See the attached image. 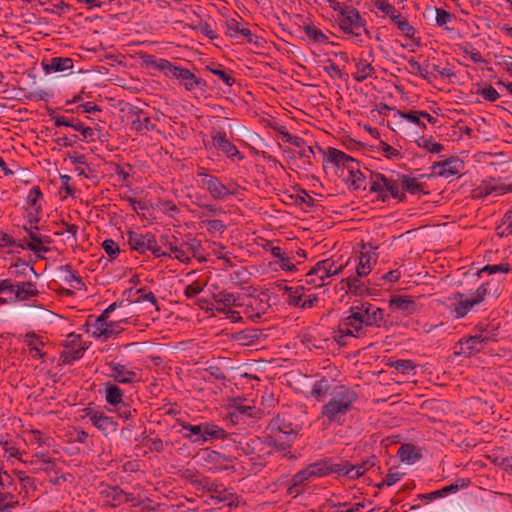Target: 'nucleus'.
Listing matches in <instances>:
<instances>
[{"mask_svg":"<svg viewBox=\"0 0 512 512\" xmlns=\"http://www.w3.org/2000/svg\"><path fill=\"white\" fill-rule=\"evenodd\" d=\"M54 122L56 126H67L72 129L79 131L84 138H91L94 135V130L90 127L84 126V124L80 121H69L63 116H55Z\"/></svg>","mask_w":512,"mask_h":512,"instance_id":"obj_27","label":"nucleus"},{"mask_svg":"<svg viewBox=\"0 0 512 512\" xmlns=\"http://www.w3.org/2000/svg\"><path fill=\"white\" fill-rule=\"evenodd\" d=\"M384 322V310L369 302H358L349 309V315L342 318L334 331V340L345 345L346 337L360 338L365 335V327H380Z\"/></svg>","mask_w":512,"mask_h":512,"instance_id":"obj_1","label":"nucleus"},{"mask_svg":"<svg viewBox=\"0 0 512 512\" xmlns=\"http://www.w3.org/2000/svg\"><path fill=\"white\" fill-rule=\"evenodd\" d=\"M501 323L496 319L491 321H482L478 323L473 332H478L483 341L488 344L490 342H497L501 336L500 333Z\"/></svg>","mask_w":512,"mask_h":512,"instance_id":"obj_21","label":"nucleus"},{"mask_svg":"<svg viewBox=\"0 0 512 512\" xmlns=\"http://www.w3.org/2000/svg\"><path fill=\"white\" fill-rule=\"evenodd\" d=\"M453 298L455 300H458V303L456 304L455 308H454V311L456 313V318H462L464 316H466L468 314V312L474 307L476 306L477 304L474 303V300L471 298H465L464 299V294L462 293H455L453 295Z\"/></svg>","mask_w":512,"mask_h":512,"instance_id":"obj_31","label":"nucleus"},{"mask_svg":"<svg viewBox=\"0 0 512 512\" xmlns=\"http://www.w3.org/2000/svg\"><path fill=\"white\" fill-rule=\"evenodd\" d=\"M206 69L217 76L228 87H231L236 82L235 78L231 76L220 64L207 66Z\"/></svg>","mask_w":512,"mask_h":512,"instance_id":"obj_39","label":"nucleus"},{"mask_svg":"<svg viewBox=\"0 0 512 512\" xmlns=\"http://www.w3.org/2000/svg\"><path fill=\"white\" fill-rule=\"evenodd\" d=\"M343 477L349 480H356L363 476L367 471L373 470L377 474H382L379 461L375 455H371L366 459H363L359 463H351L350 461L343 459Z\"/></svg>","mask_w":512,"mask_h":512,"instance_id":"obj_13","label":"nucleus"},{"mask_svg":"<svg viewBox=\"0 0 512 512\" xmlns=\"http://www.w3.org/2000/svg\"><path fill=\"white\" fill-rule=\"evenodd\" d=\"M331 265H333L332 259L318 261L306 274V283L314 287H322L326 284V279L333 275L340 274L345 267V265H340L338 268H335V270H331Z\"/></svg>","mask_w":512,"mask_h":512,"instance_id":"obj_12","label":"nucleus"},{"mask_svg":"<svg viewBox=\"0 0 512 512\" xmlns=\"http://www.w3.org/2000/svg\"><path fill=\"white\" fill-rule=\"evenodd\" d=\"M324 161L330 162L337 167H343L346 169L349 164H353L354 158L341 150L329 147L325 153Z\"/></svg>","mask_w":512,"mask_h":512,"instance_id":"obj_25","label":"nucleus"},{"mask_svg":"<svg viewBox=\"0 0 512 512\" xmlns=\"http://www.w3.org/2000/svg\"><path fill=\"white\" fill-rule=\"evenodd\" d=\"M202 223L210 233H223L226 229V225L221 220H203Z\"/></svg>","mask_w":512,"mask_h":512,"instance_id":"obj_62","label":"nucleus"},{"mask_svg":"<svg viewBox=\"0 0 512 512\" xmlns=\"http://www.w3.org/2000/svg\"><path fill=\"white\" fill-rule=\"evenodd\" d=\"M375 73L374 67L367 60L359 59L356 62V72L353 74V78L358 83L364 82L369 77H372Z\"/></svg>","mask_w":512,"mask_h":512,"instance_id":"obj_33","label":"nucleus"},{"mask_svg":"<svg viewBox=\"0 0 512 512\" xmlns=\"http://www.w3.org/2000/svg\"><path fill=\"white\" fill-rule=\"evenodd\" d=\"M342 282H345L348 291L355 295H363L368 290L364 283L359 279V276H350L346 279H343Z\"/></svg>","mask_w":512,"mask_h":512,"instance_id":"obj_43","label":"nucleus"},{"mask_svg":"<svg viewBox=\"0 0 512 512\" xmlns=\"http://www.w3.org/2000/svg\"><path fill=\"white\" fill-rule=\"evenodd\" d=\"M391 367L403 374L415 373V363L412 360H396L391 362Z\"/></svg>","mask_w":512,"mask_h":512,"instance_id":"obj_58","label":"nucleus"},{"mask_svg":"<svg viewBox=\"0 0 512 512\" xmlns=\"http://www.w3.org/2000/svg\"><path fill=\"white\" fill-rule=\"evenodd\" d=\"M490 286H491V282L488 281L478 287V289L472 295V299L474 300V303H476L478 305L482 301H484V299L487 295L492 294ZM493 294H496V290H494Z\"/></svg>","mask_w":512,"mask_h":512,"instance_id":"obj_57","label":"nucleus"},{"mask_svg":"<svg viewBox=\"0 0 512 512\" xmlns=\"http://www.w3.org/2000/svg\"><path fill=\"white\" fill-rule=\"evenodd\" d=\"M336 22L355 43H364L366 39L371 38L370 32L365 27V20L355 8L345 6V9H341L338 13Z\"/></svg>","mask_w":512,"mask_h":512,"instance_id":"obj_4","label":"nucleus"},{"mask_svg":"<svg viewBox=\"0 0 512 512\" xmlns=\"http://www.w3.org/2000/svg\"><path fill=\"white\" fill-rule=\"evenodd\" d=\"M470 485V480L468 478L458 479L455 483L450 485H446L440 489L441 496H447L448 494L455 493L459 491L461 488H466Z\"/></svg>","mask_w":512,"mask_h":512,"instance_id":"obj_54","label":"nucleus"},{"mask_svg":"<svg viewBox=\"0 0 512 512\" xmlns=\"http://www.w3.org/2000/svg\"><path fill=\"white\" fill-rule=\"evenodd\" d=\"M510 271V265L507 263H500V264H494V265H486L480 270V273H487L488 275L495 274V273H507Z\"/></svg>","mask_w":512,"mask_h":512,"instance_id":"obj_63","label":"nucleus"},{"mask_svg":"<svg viewBox=\"0 0 512 512\" xmlns=\"http://www.w3.org/2000/svg\"><path fill=\"white\" fill-rule=\"evenodd\" d=\"M86 347L64 349L60 355L63 364H72L74 361L82 358Z\"/></svg>","mask_w":512,"mask_h":512,"instance_id":"obj_45","label":"nucleus"},{"mask_svg":"<svg viewBox=\"0 0 512 512\" xmlns=\"http://www.w3.org/2000/svg\"><path fill=\"white\" fill-rule=\"evenodd\" d=\"M64 273V280L71 288L80 289L84 285L81 278L72 270L71 266L66 265Z\"/></svg>","mask_w":512,"mask_h":512,"instance_id":"obj_53","label":"nucleus"},{"mask_svg":"<svg viewBox=\"0 0 512 512\" xmlns=\"http://www.w3.org/2000/svg\"><path fill=\"white\" fill-rule=\"evenodd\" d=\"M124 302V300H121L112 303L98 317L89 316L84 325L86 332L95 339L105 341L124 331L123 325L126 323L125 319H110V314L115 311L117 307L124 306Z\"/></svg>","mask_w":512,"mask_h":512,"instance_id":"obj_2","label":"nucleus"},{"mask_svg":"<svg viewBox=\"0 0 512 512\" xmlns=\"http://www.w3.org/2000/svg\"><path fill=\"white\" fill-rule=\"evenodd\" d=\"M307 482L308 481L306 479H302V478L300 481V479L297 478V473H296L292 478V484L288 488L289 495L296 497V496L300 495L301 493H303L304 486L306 485Z\"/></svg>","mask_w":512,"mask_h":512,"instance_id":"obj_61","label":"nucleus"},{"mask_svg":"<svg viewBox=\"0 0 512 512\" xmlns=\"http://www.w3.org/2000/svg\"><path fill=\"white\" fill-rule=\"evenodd\" d=\"M154 124L150 120L148 105L139 98L130 102V130L140 134L150 131Z\"/></svg>","mask_w":512,"mask_h":512,"instance_id":"obj_11","label":"nucleus"},{"mask_svg":"<svg viewBox=\"0 0 512 512\" xmlns=\"http://www.w3.org/2000/svg\"><path fill=\"white\" fill-rule=\"evenodd\" d=\"M193 457L198 458L202 466L212 471L234 469L236 457L221 454L217 450H199Z\"/></svg>","mask_w":512,"mask_h":512,"instance_id":"obj_10","label":"nucleus"},{"mask_svg":"<svg viewBox=\"0 0 512 512\" xmlns=\"http://www.w3.org/2000/svg\"><path fill=\"white\" fill-rule=\"evenodd\" d=\"M259 412V409L254 406L238 405L230 414V417L232 422L238 423L239 419L244 420L245 418H256Z\"/></svg>","mask_w":512,"mask_h":512,"instance_id":"obj_34","label":"nucleus"},{"mask_svg":"<svg viewBox=\"0 0 512 512\" xmlns=\"http://www.w3.org/2000/svg\"><path fill=\"white\" fill-rule=\"evenodd\" d=\"M458 345L459 351L457 354L471 356L483 350L487 344L483 341V338L479 336L478 332H474L473 335L460 339Z\"/></svg>","mask_w":512,"mask_h":512,"instance_id":"obj_22","label":"nucleus"},{"mask_svg":"<svg viewBox=\"0 0 512 512\" xmlns=\"http://www.w3.org/2000/svg\"><path fill=\"white\" fill-rule=\"evenodd\" d=\"M374 6L379 11L389 16L391 21L393 20V17H396L399 14L396 8L386 0H375Z\"/></svg>","mask_w":512,"mask_h":512,"instance_id":"obj_56","label":"nucleus"},{"mask_svg":"<svg viewBox=\"0 0 512 512\" xmlns=\"http://www.w3.org/2000/svg\"><path fill=\"white\" fill-rule=\"evenodd\" d=\"M396 457L400 462L406 464H414L420 460L422 455L420 454L419 450H397Z\"/></svg>","mask_w":512,"mask_h":512,"instance_id":"obj_52","label":"nucleus"},{"mask_svg":"<svg viewBox=\"0 0 512 512\" xmlns=\"http://www.w3.org/2000/svg\"><path fill=\"white\" fill-rule=\"evenodd\" d=\"M89 417L93 425H95L100 430L108 431L114 426L113 421L103 413L93 412L89 415Z\"/></svg>","mask_w":512,"mask_h":512,"instance_id":"obj_42","label":"nucleus"},{"mask_svg":"<svg viewBox=\"0 0 512 512\" xmlns=\"http://www.w3.org/2000/svg\"><path fill=\"white\" fill-rule=\"evenodd\" d=\"M483 185L485 186V190H487L488 195H504L510 191H512V186H507L499 180L490 179L488 181H483Z\"/></svg>","mask_w":512,"mask_h":512,"instance_id":"obj_38","label":"nucleus"},{"mask_svg":"<svg viewBox=\"0 0 512 512\" xmlns=\"http://www.w3.org/2000/svg\"><path fill=\"white\" fill-rule=\"evenodd\" d=\"M385 193L388 192L394 199L404 201L406 199L405 193L402 191L401 180L386 177Z\"/></svg>","mask_w":512,"mask_h":512,"instance_id":"obj_37","label":"nucleus"},{"mask_svg":"<svg viewBox=\"0 0 512 512\" xmlns=\"http://www.w3.org/2000/svg\"><path fill=\"white\" fill-rule=\"evenodd\" d=\"M6 298L5 302H23L28 301L39 294V290L35 282L18 281L12 279H6Z\"/></svg>","mask_w":512,"mask_h":512,"instance_id":"obj_9","label":"nucleus"},{"mask_svg":"<svg viewBox=\"0 0 512 512\" xmlns=\"http://www.w3.org/2000/svg\"><path fill=\"white\" fill-rule=\"evenodd\" d=\"M496 234L500 237L512 235V211L504 215L501 223L496 227Z\"/></svg>","mask_w":512,"mask_h":512,"instance_id":"obj_51","label":"nucleus"},{"mask_svg":"<svg viewBox=\"0 0 512 512\" xmlns=\"http://www.w3.org/2000/svg\"><path fill=\"white\" fill-rule=\"evenodd\" d=\"M401 180L402 191H407L410 194L416 195L426 193L424 191V185L419 183L416 178H411L407 175H398Z\"/></svg>","mask_w":512,"mask_h":512,"instance_id":"obj_36","label":"nucleus"},{"mask_svg":"<svg viewBox=\"0 0 512 512\" xmlns=\"http://www.w3.org/2000/svg\"><path fill=\"white\" fill-rule=\"evenodd\" d=\"M24 342L29 347L31 356L33 358L44 357V353L41 352V348L44 346V342L34 332H29V333L25 334Z\"/></svg>","mask_w":512,"mask_h":512,"instance_id":"obj_32","label":"nucleus"},{"mask_svg":"<svg viewBox=\"0 0 512 512\" xmlns=\"http://www.w3.org/2000/svg\"><path fill=\"white\" fill-rule=\"evenodd\" d=\"M123 392L116 385L107 384L105 388V399L113 406H117L122 403Z\"/></svg>","mask_w":512,"mask_h":512,"instance_id":"obj_40","label":"nucleus"},{"mask_svg":"<svg viewBox=\"0 0 512 512\" xmlns=\"http://www.w3.org/2000/svg\"><path fill=\"white\" fill-rule=\"evenodd\" d=\"M392 22L397 28L409 39H413L415 35V28L409 24L408 20L399 13L396 17H393Z\"/></svg>","mask_w":512,"mask_h":512,"instance_id":"obj_46","label":"nucleus"},{"mask_svg":"<svg viewBox=\"0 0 512 512\" xmlns=\"http://www.w3.org/2000/svg\"><path fill=\"white\" fill-rule=\"evenodd\" d=\"M267 431L271 439L269 444H273L275 448H290L298 436L297 427L285 416L280 415L269 422Z\"/></svg>","mask_w":512,"mask_h":512,"instance_id":"obj_5","label":"nucleus"},{"mask_svg":"<svg viewBox=\"0 0 512 512\" xmlns=\"http://www.w3.org/2000/svg\"><path fill=\"white\" fill-rule=\"evenodd\" d=\"M303 31L305 32L307 37L315 43H320V44L329 43L328 36L325 35L320 29H318L314 25H310V24L304 25Z\"/></svg>","mask_w":512,"mask_h":512,"instance_id":"obj_41","label":"nucleus"},{"mask_svg":"<svg viewBox=\"0 0 512 512\" xmlns=\"http://www.w3.org/2000/svg\"><path fill=\"white\" fill-rule=\"evenodd\" d=\"M389 303L392 309L399 310L405 315H411L417 309L415 301L406 296H394L391 298Z\"/></svg>","mask_w":512,"mask_h":512,"instance_id":"obj_26","label":"nucleus"},{"mask_svg":"<svg viewBox=\"0 0 512 512\" xmlns=\"http://www.w3.org/2000/svg\"><path fill=\"white\" fill-rule=\"evenodd\" d=\"M145 62L153 65L157 70L163 72L166 76L178 79L180 84L183 85L187 91H193L197 87L203 89L206 86L205 81L198 78L188 69L177 67L168 60H146Z\"/></svg>","mask_w":512,"mask_h":512,"instance_id":"obj_6","label":"nucleus"},{"mask_svg":"<svg viewBox=\"0 0 512 512\" xmlns=\"http://www.w3.org/2000/svg\"><path fill=\"white\" fill-rule=\"evenodd\" d=\"M323 70L332 78L348 79V74L343 72L332 60H328V65L324 66Z\"/></svg>","mask_w":512,"mask_h":512,"instance_id":"obj_59","label":"nucleus"},{"mask_svg":"<svg viewBox=\"0 0 512 512\" xmlns=\"http://www.w3.org/2000/svg\"><path fill=\"white\" fill-rule=\"evenodd\" d=\"M211 492V498L214 499L218 503H227V505H231L233 503V492L225 488L222 485L212 484L209 488Z\"/></svg>","mask_w":512,"mask_h":512,"instance_id":"obj_29","label":"nucleus"},{"mask_svg":"<svg viewBox=\"0 0 512 512\" xmlns=\"http://www.w3.org/2000/svg\"><path fill=\"white\" fill-rule=\"evenodd\" d=\"M386 176L378 172H370V192L378 193L382 201H386L388 194L385 193Z\"/></svg>","mask_w":512,"mask_h":512,"instance_id":"obj_28","label":"nucleus"},{"mask_svg":"<svg viewBox=\"0 0 512 512\" xmlns=\"http://www.w3.org/2000/svg\"><path fill=\"white\" fill-rule=\"evenodd\" d=\"M130 512H157L153 501L139 487L130 491Z\"/></svg>","mask_w":512,"mask_h":512,"instance_id":"obj_19","label":"nucleus"},{"mask_svg":"<svg viewBox=\"0 0 512 512\" xmlns=\"http://www.w3.org/2000/svg\"><path fill=\"white\" fill-rule=\"evenodd\" d=\"M330 390V383L326 378H321L317 380L311 390V394L318 400L322 401Z\"/></svg>","mask_w":512,"mask_h":512,"instance_id":"obj_44","label":"nucleus"},{"mask_svg":"<svg viewBox=\"0 0 512 512\" xmlns=\"http://www.w3.org/2000/svg\"><path fill=\"white\" fill-rule=\"evenodd\" d=\"M284 290L288 294V303L290 305H293L295 307H299L302 309V304H303L302 295H303L304 287L301 286V287L293 288V287L285 286Z\"/></svg>","mask_w":512,"mask_h":512,"instance_id":"obj_47","label":"nucleus"},{"mask_svg":"<svg viewBox=\"0 0 512 512\" xmlns=\"http://www.w3.org/2000/svg\"><path fill=\"white\" fill-rule=\"evenodd\" d=\"M431 169L434 175L450 178L462 173L464 162L458 157H450L444 161L435 162Z\"/></svg>","mask_w":512,"mask_h":512,"instance_id":"obj_18","label":"nucleus"},{"mask_svg":"<svg viewBox=\"0 0 512 512\" xmlns=\"http://www.w3.org/2000/svg\"><path fill=\"white\" fill-rule=\"evenodd\" d=\"M346 169L349 173L348 181H350L351 187L355 190L359 189L365 181V175L360 171L358 161L354 159L353 164H349Z\"/></svg>","mask_w":512,"mask_h":512,"instance_id":"obj_35","label":"nucleus"},{"mask_svg":"<svg viewBox=\"0 0 512 512\" xmlns=\"http://www.w3.org/2000/svg\"><path fill=\"white\" fill-rule=\"evenodd\" d=\"M130 207L143 222L150 223L154 219V208L149 201L130 197Z\"/></svg>","mask_w":512,"mask_h":512,"instance_id":"obj_23","label":"nucleus"},{"mask_svg":"<svg viewBox=\"0 0 512 512\" xmlns=\"http://www.w3.org/2000/svg\"><path fill=\"white\" fill-rule=\"evenodd\" d=\"M166 244L169 250L174 254V257L182 263H189L191 260V256L187 253L184 244L177 246L173 244V242L169 241L166 237Z\"/></svg>","mask_w":512,"mask_h":512,"instance_id":"obj_48","label":"nucleus"},{"mask_svg":"<svg viewBox=\"0 0 512 512\" xmlns=\"http://www.w3.org/2000/svg\"><path fill=\"white\" fill-rule=\"evenodd\" d=\"M419 147L426 149L431 153H440L444 150V146L441 143L435 142L432 137H420L416 140Z\"/></svg>","mask_w":512,"mask_h":512,"instance_id":"obj_50","label":"nucleus"},{"mask_svg":"<svg viewBox=\"0 0 512 512\" xmlns=\"http://www.w3.org/2000/svg\"><path fill=\"white\" fill-rule=\"evenodd\" d=\"M213 299L219 305H223L225 307L231 306H239L238 298L233 294L226 291H220L217 294L213 295Z\"/></svg>","mask_w":512,"mask_h":512,"instance_id":"obj_49","label":"nucleus"},{"mask_svg":"<svg viewBox=\"0 0 512 512\" xmlns=\"http://www.w3.org/2000/svg\"><path fill=\"white\" fill-rule=\"evenodd\" d=\"M181 433L183 437L188 438L195 444L213 442L226 436L225 431L221 427L209 422L185 424L182 426Z\"/></svg>","mask_w":512,"mask_h":512,"instance_id":"obj_8","label":"nucleus"},{"mask_svg":"<svg viewBox=\"0 0 512 512\" xmlns=\"http://www.w3.org/2000/svg\"><path fill=\"white\" fill-rule=\"evenodd\" d=\"M11 275H14L16 278H19L20 276H26L27 272L33 273L37 276L35 270L33 267H30L25 262H20L12 265L9 269Z\"/></svg>","mask_w":512,"mask_h":512,"instance_id":"obj_60","label":"nucleus"},{"mask_svg":"<svg viewBox=\"0 0 512 512\" xmlns=\"http://www.w3.org/2000/svg\"><path fill=\"white\" fill-rule=\"evenodd\" d=\"M376 263V258L370 252H361L359 262L356 266V274L359 277L367 276L373 265Z\"/></svg>","mask_w":512,"mask_h":512,"instance_id":"obj_30","label":"nucleus"},{"mask_svg":"<svg viewBox=\"0 0 512 512\" xmlns=\"http://www.w3.org/2000/svg\"><path fill=\"white\" fill-rule=\"evenodd\" d=\"M211 139L214 147L224 152L227 157H237L239 160L244 159V155L237 149V147L227 138L224 131L213 130L211 132Z\"/></svg>","mask_w":512,"mask_h":512,"instance_id":"obj_20","label":"nucleus"},{"mask_svg":"<svg viewBox=\"0 0 512 512\" xmlns=\"http://www.w3.org/2000/svg\"><path fill=\"white\" fill-rule=\"evenodd\" d=\"M24 229L27 231L30 241H25V244H19L18 246L22 249H29L30 251H33L38 257H41L42 253H46L49 250L44 245L51 242L50 237L41 235L37 226L30 225L29 228L25 226Z\"/></svg>","mask_w":512,"mask_h":512,"instance_id":"obj_17","label":"nucleus"},{"mask_svg":"<svg viewBox=\"0 0 512 512\" xmlns=\"http://www.w3.org/2000/svg\"><path fill=\"white\" fill-rule=\"evenodd\" d=\"M396 467L394 465H391L388 469V473L385 477L386 479V486L390 487L400 481L402 477L405 475L404 472H399L395 470Z\"/></svg>","mask_w":512,"mask_h":512,"instance_id":"obj_64","label":"nucleus"},{"mask_svg":"<svg viewBox=\"0 0 512 512\" xmlns=\"http://www.w3.org/2000/svg\"><path fill=\"white\" fill-rule=\"evenodd\" d=\"M43 70L47 73L63 72L73 68V60L68 57H54L42 62Z\"/></svg>","mask_w":512,"mask_h":512,"instance_id":"obj_24","label":"nucleus"},{"mask_svg":"<svg viewBox=\"0 0 512 512\" xmlns=\"http://www.w3.org/2000/svg\"><path fill=\"white\" fill-rule=\"evenodd\" d=\"M130 250L137 251L140 254H144L146 251H151V253L157 258L168 256V254L163 252L157 245L156 238L151 233L138 234L130 231Z\"/></svg>","mask_w":512,"mask_h":512,"instance_id":"obj_14","label":"nucleus"},{"mask_svg":"<svg viewBox=\"0 0 512 512\" xmlns=\"http://www.w3.org/2000/svg\"><path fill=\"white\" fill-rule=\"evenodd\" d=\"M203 184L215 200L224 199L230 195H236L239 188L235 183H230L228 185L223 184L219 178L214 175L205 176V178H203Z\"/></svg>","mask_w":512,"mask_h":512,"instance_id":"obj_16","label":"nucleus"},{"mask_svg":"<svg viewBox=\"0 0 512 512\" xmlns=\"http://www.w3.org/2000/svg\"><path fill=\"white\" fill-rule=\"evenodd\" d=\"M144 304V308L157 306V299L154 293L146 287L140 286V279L137 275L130 277V305Z\"/></svg>","mask_w":512,"mask_h":512,"instance_id":"obj_15","label":"nucleus"},{"mask_svg":"<svg viewBox=\"0 0 512 512\" xmlns=\"http://www.w3.org/2000/svg\"><path fill=\"white\" fill-rule=\"evenodd\" d=\"M357 399L358 395L352 388L336 386L331 392V399L322 407V415L329 422L341 423Z\"/></svg>","mask_w":512,"mask_h":512,"instance_id":"obj_3","label":"nucleus"},{"mask_svg":"<svg viewBox=\"0 0 512 512\" xmlns=\"http://www.w3.org/2000/svg\"><path fill=\"white\" fill-rule=\"evenodd\" d=\"M343 459L342 458H324L309 464L305 469L297 472V478L306 479L308 482L330 475L335 478L343 477Z\"/></svg>","mask_w":512,"mask_h":512,"instance_id":"obj_7","label":"nucleus"},{"mask_svg":"<svg viewBox=\"0 0 512 512\" xmlns=\"http://www.w3.org/2000/svg\"><path fill=\"white\" fill-rule=\"evenodd\" d=\"M398 114L402 119H405L419 127H422L423 129L426 128L425 123L421 120V116H420L421 111H418V110H410L408 112L398 111Z\"/></svg>","mask_w":512,"mask_h":512,"instance_id":"obj_55","label":"nucleus"}]
</instances>
